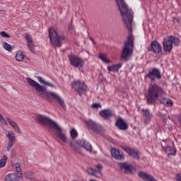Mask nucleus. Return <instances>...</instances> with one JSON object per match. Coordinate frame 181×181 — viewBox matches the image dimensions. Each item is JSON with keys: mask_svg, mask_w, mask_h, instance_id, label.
Here are the masks:
<instances>
[{"mask_svg": "<svg viewBox=\"0 0 181 181\" xmlns=\"http://www.w3.org/2000/svg\"><path fill=\"white\" fill-rule=\"evenodd\" d=\"M70 147L74 149V152H77L78 153L81 152L80 147L83 148V149H86L90 153L93 152V146L85 139H81L79 141H70Z\"/></svg>", "mask_w": 181, "mask_h": 181, "instance_id": "4", "label": "nucleus"}, {"mask_svg": "<svg viewBox=\"0 0 181 181\" xmlns=\"http://www.w3.org/2000/svg\"><path fill=\"white\" fill-rule=\"evenodd\" d=\"M173 21H176V22L179 23V22H180V18H173Z\"/></svg>", "mask_w": 181, "mask_h": 181, "instance_id": "43", "label": "nucleus"}, {"mask_svg": "<svg viewBox=\"0 0 181 181\" xmlns=\"http://www.w3.org/2000/svg\"><path fill=\"white\" fill-rule=\"evenodd\" d=\"M2 45H3L4 49H5V50H7V52H12V46L11 45H9L8 43L3 42Z\"/></svg>", "mask_w": 181, "mask_h": 181, "instance_id": "33", "label": "nucleus"}, {"mask_svg": "<svg viewBox=\"0 0 181 181\" xmlns=\"http://www.w3.org/2000/svg\"><path fill=\"white\" fill-rule=\"evenodd\" d=\"M70 136L72 141H74L77 136H78V133H77V130L76 129H72L71 131L70 132Z\"/></svg>", "mask_w": 181, "mask_h": 181, "instance_id": "31", "label": "nucleus"}, {"mask_svg": "<svg viewBox=\"0 0 181 181\" xmlns=\"http://www.w3.org/2000/svg\"><path fill=\"white\" fill-rule=\"evenodd\" d=\"M176 180L181 181V174H177Z\"/></svg>", "mask_w": 181, "mask_h": 181, "instance_id": "41", "label": "nucleus"}, {"mask_svg": "<svg viewBox=\"0 0 181 181\" xmlns=\"http://www.w3.org/2000/svg\"><path fill=\"white\" fill-rule=\"evenodd\" d=\"M69 60L74 67H83L84 66V60L76 55L69 56Z\"/></svg>", "mask_w": 181, "mask_h": 181, "instance_id": "11", "label": "nucleus"}, {"mask_svg": "<svg viewBox=\"0 0 181 181\" xmlns=\"http://www.w3.org/2000/svg\"><path fill=\"white\" fill-rule=\"evenodd\" d=\"M49 37L52 45L55 47H60L63 43H66L67 42V38H66L64 35H59V34H57V31H56L53 28H51L49 30Z\"/></svg>", "mask_w": 181, "mask_h": 181, "instance_id": "3", "label": "nucleus"}, {"mask_svg": "<svg viewBox=\"0 0 181 181\" xmlns=\"http://www.w3.org/2000/svg\"><path fill=\"white\" fill-rule=\"evenodd\" d=\"M26 80L27 83H28L31 87H33V88L38 92L39 97H41V98H46V88H45V86H42L30 78H27Z\"/></svg>", "mask_w": 181, "mask_h": 181, "instance_id": "7", "label": "nucleus"}, {"mask_svg": "<svg viewBox=\"0 0 181 181\" xmlns=\"http://www.w3.org/2000/svg\"><path fill=\"white\" fill-rule=\"evenodd\" d=\"M138 175L139 177H141V179L145 181H158L153 176L144 172H139Z\"/></svg>", "mask_w": 181, "mask_h": 181, "instance_id": "23", "label": "nucleus"}, {"mask_svg": "<svg viewBox=\"0 0 181 181\" xmlns=\"http://www.w3.org/2000/svg\"><path fill=\"white\" fill-rule=\"evenodd\" d=\"M6 119L8 121V124L11 125V127H12L13 129H14L15 132H16V134H22V130H21V127H19V124L16 123V122L13 121V119L9 117H6Z\"/></svg>", "mask_w": 181, "mask_h": 181, "instance_id": "19", "label": "nucleus"}, {"mask_svg": "<svg viewBox=\"0 0 181 181\" xmlns=\"http://www.w3.org/2000/svg\"><path fill=\"white\" fill-rule=\"evenodd\" d=\"M46 125L49 127V128H53V129H55L56 132V136L57 138H59L64 144H67V141L69 139H67V136L66 134L63 132V129L59 125H57V123H56L54 121H53L49 117H46Z\"/></svg>", "mask_w": 181, "mask_h": 181, "instance_id": "5", "label": "nucleus"}, {"mask_svg": "<svg viewBox=\"0 0 181 181\" xmlns=\"http://www.w3.org/2000/svg\"><path fill=\"white\" fill-rule=\"evenodd\" d=\"M0 36H1V37H6V39H9V37H11V36L5 31L0 32Z\"/></svg>", "mask_w": 181, "mask_h": 181, "instance_id": "34", "label": "nucleus"}, {"mask_svg": "<svg viewBox=\"0 0 181 181\" xmlns=\"http://www.w3.org/2000/svg\"><path fill=\"white\" fill-rule=\"evenodd\" d=\"M142 112L144 117V124H149L153 118V115L151 113L149 109H142Z\"/></svg>", "mask_w": 181, "mask_h": 181, "instance_id": "20", "label": "nucleus"}, {"mask_svg": "<svg viewBox=\"0 0 181 181\" xmlns=\"http://www.w3.org/2000/svg\"><path fill=\"white\" fill-rule=\"evenodd\" d=\"M119 6V11L121 13L124 24L127 30H129V36L124 44V47L121 54V59L124 62H128L129 57L134 54V40L135 38L132 35V21L134 19V11L128 8V5L125 4L124 0H116Z\"/></svg>", "mask_w": 181, "mask_h": 181, "instance_id": "1", "label": "nucleus"}, {"mask_svg": "<svg viewBox=\"0 0 181 181\" xmlns=\"http://www.w3.org/2000/svg\"><path fill=\"white\" fill-rule=\"evenodd\" d=\"M37 80H38L39 83H43V84H46V81H43V79H42V77L38 76Z\"/></svg>", "mask_w": 181, "mask_h": 181, "instance_id": "39", "label": "nucleus"}, {"mask_svg": "<svg viewBox=\"0 0 181 181\" xmlns=\"http://www.w3.org/2000/svg\"><path fill=\"white\" fill-rule=\"evenodd\" d=\"M168 101V98H162L160 100V103L161 104H163V105H166V102Z\"/></svg>", "mask_w": 181, "mask_h": 181, "instance_id": "38", "label": "nucleus"}, {"mask_svg": "<svg viewBox=\"0 0 181 181\" xmlns=\"http://www.w3.org/2000/svg\"><path fill=\"white\" fill-rule=\"evenodd\" d=\"M6 162H8V157H6V156H3L2 158L0 160V168H5Z\"/></svg>", "mask_w": 181, "mask_h": 181, "instance_id": "30", "label": "nucleus"}, {"mask_svg": "<svg viewBox=\"0 0 181 181\" xmlns=\"http://www.w3.org/2000/svg\"><path fill=\"white\" fill-rule=\"evenodd\" d=\"M72 88L79 95L84 94L87 91V85L84 81H74L72 83Z\"/></svg>", "mask_w": 181, "mask_h": 181, "instance_id": "8", "label": "nucleus"}, {"mask_svg": "<svg viewBox=\"0 0 181 181\" xmlns=\"http://www.w3.org/2000/svg\"><path fill=\"white\" fill-rule=\"evenodd\" d=\"M119 168H120L121 170H124V173H132L134 170H135V168L134 166L127 163H122L119 164Z\"/></svg>", "mask_w": 181, "mask_h": 181, "instance_id": "18", "label": "nucleus"}, {"mask_svg": "<svg viewBox=\"0 0 181 181\" xmlns=\"http://www.w3.org/2000/svg\"><path fill=\"white\" fill-rule=\"evenodd\" d=\"M91 107H92V108H95V109L101 108V104H100V103H95V104H93V105H91Z\"/></svg>", "mask_w": 181, "mask_h": 181, "instance_id": "36", "label": "nucleus"}, {"mask_svg": "<svg viewBox=\"0 0 181 181\" xmlns=\"http://www.w3.org/2000/svg\"><path fill=\"white\" fill-rule=\"evenodd\" d=\"M165 105L166 107H173V102L170 99H167Z\"/></svg>", "mask_w": 181, "mask_h": 181, "instance_id": "35", "label": "nucleus"}, {"mask_svg": "<svg viewBox=\"0 0 181 181\" xmlns=\"http://www.w3.org/2000/svg\"><path fill=\"white\" fill-rule=\"evenodd\" d=\"M163 151H165V153L168 155V156H175L176 155V149L167 146L166 147H162Z\"/></svg>", "mask_w": 181, "mask_h": 181, "instance_id": "25", "label": "nucleus"}, {"mask_svg": "<svg viewBox=\"0 0 181 181\" xmlns=\"http://www.w3.org/2000/svg\"><path fill=\"white\" fill-rule=\"evenodd\" d=\"M96 168L98 169L99 172L100 170H101V169H103V165L101 164H98L97 166H96Z\"/></svg>", "mask_w": 181, "mask_h": 181, "instance_id": "42", "label": "nucleus"}, {"mask_svg": "<svg viewBox=\"0 0 181 181\" xmlns=\"http://www.w3.org/2000/svg\"><path fill=\"white\" fill-rule=\"evenodd\" d=\"M115 126L121 131H127L128 129V123H127L124 119L121 117L117 119Z\"/></svg>", "mask_w": 181, "mask_h": 181, "instance_id": "17", "label": "nucleus"}, {"mask_svg": "<svg viewBox=\"0 0 181 181\" xmlns=\"http://www.w3.org/2000/svg\"><path fill=\"white\" fill-rule=\"evenodd\" d=\"M46 86H48V87H52V88H54V84L50 83L49 82H46Z\"/></svg>", "mask_w": 181, "mask_h": 181, "instance_id": "40", "label": "nucleus"}, {"mask_svg": "<svg viewBox=\"0 0 181 181\" xmlns=\"http://www.w3.org/2000/svg\"><path fill=\"white\" fill-rule=\"evenodd\" d=\"M90 40H91L93 43H95V42H94V39L90 38Z\"/></svg>", "mask_w": 181, "mask_h": 181, "instance_id": "44", "label": "nucleus"}, {"mask_svg": "<svg viewBox=\"0 0 181 181\" xmlns=\"http://www.w3.org/2000/svg\"><path fill=\"white\" fill-rule=\"evenodd\" d=\"M16 59L18 62H23V59H25V54L23 52L18 51L16 54Z\"/></svg>", "mask_w": 181, "mask_h": 181, "instance_id": "28", "label": "nucleus"}, {"mask_svg": "<svg viewBox=\"0 0 181 181\" xmlns=\"http://www.w3.org/2000/svg\"><path fill=\"white\" fill-rule=\"evenodd\" d=\"M89 181H96L95 180H90Z\"/></svg>", "mask_w": 181, "mask_h": 181, "instance_id": "45", "label": "nucleus"}, {"mask_svg": "<svg viewBox=\"0 0 181 181\" xmlns=\"http://www.w3.org/2000/svg\"><path fill=\"white\" fill-rule=\"evenodd\" d=\"M0 122H1V124H6V120L5 119V118H4V116H2V115L0 114Z\"/></svg>", "mask_w": 181, "mask_h": 181, "instance_id": "37", "label": "nucleus"}, {"mask_svg": "<svg viewBox=\"0 0 181 181\" xmlns=\"http://www.w3.org/2000/svg\"><path fill=\"white\" fill-rule=\"evenodd\" d=\"M110 153L112 158H114V159H117V160H122V159H124V154L119 153L118 148H112Z\"/></svg>", "mask_w": 181, "mask_h": 181, "instance_id": "21", "label": "nucleus"}, {"mask_svg": "<svg viewBox=\"0 0 181 181\" xmlns=\"http://www.w3.org/2000/svg\"><path fill=\"white\" fill-rule=\"evenodd\" d=\"M24 177H25V179H28L29 180H32L33 179H35V173H33L32 171H27L24 174Z\"/></svg>", "mask_w": 181, "mask_h": 181, "instance_id": "29", "label": "nucleus"}, {"mask_svg": "<svg viewBox=\"0 0 181 181\" xmlns=\"http://www.w3.org/2000/svg\"><path fill=\"white\" fill-rule=\"evenodd\" d=\"M6 138L8 139L7 151L9 152L11 151V148L15 145V142H16V134L15 132L13 130H9L6 134Z\"/></svg>", "mask_w": 181, "mask_h": 181, "instance_id": "10", "label": "nucleus"}, {"mask_svg": "<svg viewBox=\"0 0 181 181\" xmlns=\"http://www.w3.org/2000/svg\"><path fill=\"white\" fill-rule=\"evenodd\" d=\"M46 95L47 97H49V95H51V97H52L54 100H56V101H57L58 104H59V105L62 107V108H63V110H66V103H64V100H63V98L59 96V95L53 92H50V93L47 92Z\"/></svg>", "mask_w": 181, "mask_h": 181, "instance_id": "14", "label": "nucleus"}, {"mask_svg": "<svg viewBox=\"0 0 181 181\" xmlns=\"http://www.w3.org/2000/svg\"><path fill=\"white\" fill-rule=\"evenodd\" d=\"M123 151L127 152L129 156H132L134 159H139V151L135 148H131L127 146H122Z\"/></svg>", "mask_w": 181, "mask_h": 181, "instance_id": "15", "label": "nucleus"}, {"mask_svg": "<svg viewBox=\"0 0 181 181\" xmlns=\"http://www.w3.org/2000/svg\"><path fill=\"white\" fill-rule=\"evenodd\" d=\"M145 78H149L151 81H155L156 78L160 80L162 78L160 70L158 68H153L145 76Z\"/></svg>", "mask_w": 181, "mask_h": 181, "instance_id": "9", "label": "nucleus"}, {"mask_svg": "<svg viewBox=\"0 0 181 181\" xmlns=\"http://www.w3.org/2000/svg\"><path fill=\"white\" fill-rule=\"evenodd\" d=\"M148 50V52H153V53H160L162 52V46L158 41H153Z\"/></svg>", "mask_w": 181, "mask_h": 181, "instance_id": "16", "label": "nucleus"}, {"mask_svg": "<svg viewBox=\"0 0 181 181\" xmlns=\"http://www.w3.org/2000/svg\"><path fill=\"white\" fill-rule=\"evenodd\" d=\"M174 46H179L180 45V40L177 37L170 35L168 39H164L163 42V50L167 53H170Z\"/></svg>", "mask_w": 181, "mask_h": 181, "instance_id": "6", "label": "nucleus"}, {"mask_svg": "<svg viewBox=\"0 0 181 181\" xmlns=\"http://www.w3.org/2000/svg\"><path fill=\"white\" fill-rule=\"evenodd\" d=\"M100 117H103L105 119H110L111 117H114V112L110 109H106L99 112Z\"/></svg>", "mask_w": 181, "mask_h": 181, "instance_id": "22", "label": "nucleus"}, {"mask_svg": "<svg viewBox=\"0 0 181 181\" xmlns=\"http://www.w3.org/2000/svg\"><path fill=\"white\" fill-rule=\"evenodd\" d=\"M163 95V89L159 85L154 83L151 85L146 95V103L148 105H153Z\"/></svg>", "mask_w": 181, "mask_h": 181, "instance_id": "2", "label": "nucleus"}, {"mask_svg": "<svg viewBox=\"0 0 181 181\" xmlns=\"http://www.w3.org/2000/svg\"><path fill=\"white\" fill-rule=\"evenodd\" d=\"M99 59L103 60L105 63H110V59H107V54L100 53L99 54Z\"/></svg>", "mask_w": 181, "mask_h": 181, "instance_id": "32", "label": "nucleus"}, {"mask_svg": "<svg viewBox=\"0 0 181 181\" xmlns=\"http://www.w3.org/2000/svg\"><path fill=\"white\" fill-rule=\"evenodd\" d=\"M26 40L28 42V46L29 50H30L32 53H35V45L33 44V39L32 38V36L27 35Z\"/></svg>", "mask_w": 181, "mask_h": 181, "instance_id": "24", "label": "nucleus"}, {"mask_svg": "<svg viewBox=\"0 0 181 181\" xmlns=\"http://www.w3.org/2000/svg\"><path fill=\"white\" fill-rule=\"evenodd\" d=\"M36 124L41 125V127H46V116L41 114H34L32 115Z\"/></svg>", "mask_w": 181, "mask_h": 181, "instance_id": "13", "label": "nucleus"}, {"mask_svg": "<svg viewBox=\"0 0 181 181\" xmlns=\"http://www.w3.org/2000/svg\"><path fill=\"white\" fill-rule=\"evenodd\" d=\"M87 172L89 175L92 176H95V177H103V174L100 170H95L93 168H88Z\"/></svg>", "mask_w": 181, "mask_h": 181, "instance_id": "26", "label": "nucleus"}, {"mask_svg": "<svg viewBox=\"0 0 181 181\" xmlns=\"http://www.w3.org/2000/svg\"><path fill=\"white\" fill-rule=\"evenodd\" d=\"M122 67V64H117L112 66H107L108 71H112L113 73H117L119 69Z\"/></svg>", "mask_w": 181, "mask_h": 181, "instance_id": "27", "label": "nucleus"}, {"mask_svg": "<svg viewBox=\"0 0 181 181\" xmlns=\"http://www.w3.org/2000/svg\"><path fill=\"white\" fill-rule=\"evenodd\" d=\"M85 123L88 128H89V129H91V131H93V132L98 133L101 131V125H100V124H98L97 122L88 119L85 121Z\"/></svg>", "mask_w": 181, "mask_h": 181, "instance_id": "12", "label": "nucleus"}]
</instances>
